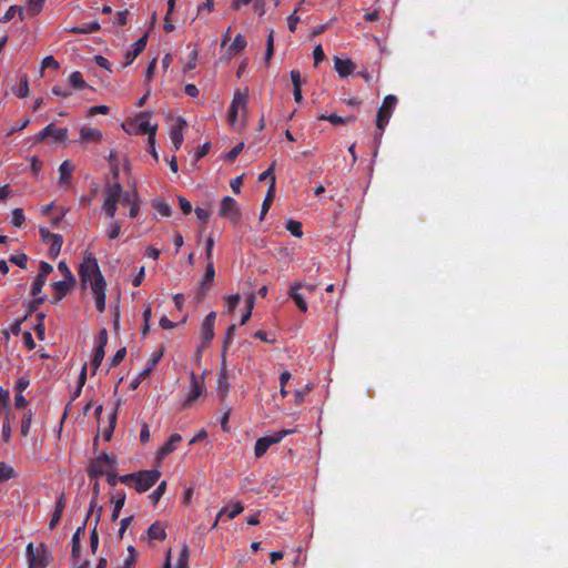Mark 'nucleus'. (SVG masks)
<instances>
[{
  "label": "nucleus",
  "mask_w": 568,
  "mask_h": 568,
  "mask_svg": "<svg viewBox=\"0 0 568 568\" xmlns=\"http://www.w3.org/2000/svg\"><path fill=\"white\" fill-rule=\"evenodd\" d=\"M79 276L82 285L90 286L95 301V308L102 313L105 310L106 282L101 273L95 256L87 253L79 266Z\"/></svg>",
  "instance_id": "f257e3e1"
},
{
  "label": "nucleus",
  "mask_w": 568,
  "mask_h": 568,
  "mask_svg": "<svg viewBox=\"0 0 568 568\" xmlns=\"http://www.w3.org/2000/svg\"><path fill=\"white\" fill-rule=\"evenodd\" d=\"M122 195V185L119 182L106 184L104 189L103 210L108 217L113 219Z\"/></svg>",
  "instance_id": "f03ea898"
},
{
  "label": "nucleus",
  "mask_w": 568,
  "mask_h": 568,
  "mask_svg": "<svg viewBox=\"0 0 568 568\" xmlns=\"http://www.w3.org/2000/svg\"><path fill=\"white\" fill-rule=\"evenodd\" d=\"M116 465V457L109 454H101L97 458L92 459L87 474L90 479L98 478L104 475L109 469L113 468Z\"/></svg>",
  "instance_id": "7ed1b4c3"
},
{
  "label": "nucleus",
  "mask_w": 568,
  "mask_h": 568,
  "mask_svg": "<svg viewBox=\"0 0 568 568\" xmlns=\"http://www.w3.org/2000/svg\"><path fill=\"white\" fill-rule=\"evenodd\" d=\"M28 568H45L50 564L49 552L43 544L38 548L29 542L26 548Z\"/></svg>",
  "instance_id": "20e7f679"
},
{
  "label": "nucleus",
  "mask_w": 568,
  "mask_h": 568,
  "mask_svg": "<svg viewBox=\"0 0 568 568\" xmlns=\"http://www.w3.org/2000/svg\"><path fill=\"white\" fill-rule=\"evenodd\" d=\"M397 101V97L394 94H388L384 98V101L378 109L376 116V126L381 132H383L385 126L388 124L389 119L396 108Z\"/></svg>",
  "instance_id": "39448f33"
},
{
  "label": "nucleus",
  "mask_w": 568,
  "mask_h": 568,
  "mask_svg": "<svg viewBox=\"0 0 568 568\" xmlns=\"http://www.w3.org/2000/svg\"><path fill=\"white\" fill-rule=\"evenodd\" d=\"M292 433H293V430L284 429V430H280V432L275 433L272 436H265V437L258 438L256 440L255 447H254L255 456L257 458H261L262 456H264L266 454V452L268 450V448L272 445L280 443L285 436H287Z\"/></svg>",
  "instance_id": "423d86ee"
},
{
  "label": "nucleus",
  "mask_w": 568,
  "mask_h": 568,
  "mask_svg": "<svg viewBox=\"0 0 568 568\" xmlns=\"http://www.w3.org/2000/svg\"><path fill=\"white\" fill-rule=\"evenodd\" d=\"M219 215L221 217L230 220L232 223H239L242 213L237 205V202L231 196H224L221 200Z\"/></svg>",
  "instance_id": "0eeeda50"
},
{
  "label": "nucleus",
  "mask_w": 568,
  "mask_h": 568,
  "mask_svg": "<svg viewBox=\"0 0 568 568\" xmlns=\"http://www.w3.org/2000/svg\"><path fill=\"white\" fill-rule=\"evenodd\" d=\"M75 277L70 271L69 267H65V278L62 281L54 282L52 284V288L54 291L53 303H59L62 301L67 294L73 288L75 285Z\"/></svg>",
  "instance_id": "6e6552de"
},
{
  "label": "nucleus",
  "mask_w": 568,
  "mask_h": 568,
  "mask_svg": "<svg viewBox=\"0 0 568 568\" xmlns=\"http://www.w3.org/2000/svg\"><path fill=\"white\" fill-rule=\"evenodd\" d=\"M136 475L134 488L138 493H144L155 485L161 473L158 469H149L138 471Z\"/></svg>",
  "instance_id": "1a4fd4ad"
},
{
  "label": "nucleus",
  "mask_w": 568,
  "mask_h": 568,
  "mask_svg": "<svg viewBox=\"0 0 568 568\" xmlns=\"http://www.w3.org/2000/svg\"><path fill=\"white\" fill-rule=\"evenodd\" d=\"M150 114L148 112H141L135 116L134 123L138 126V130L142 134H149L148 142L149 144L155 143V133L158 125L150 123Z\"/></svg>",
  "instance_id": "9d476101"
},
{
  "label": "nucleus",
  "mask_w": 568,
  "mask_h": 568,
  "mask_svg": "<svg viewBox=\"0 0 568 568\" xmlns=\"http://www.w3.org/2000/svg\"><path fill=\"white\" fill-rule=\"evenodd\" d=\"M52 136L58 142H63L68 138V129H58L54 124H48L36 136L37 142H42L47 138Z\"/></svg>",
  "instance_id": "9b49d317"
},
{
  "label": "nucleus",
  "mask_w": 568,
  "mask_h": 568,
  "mask_svg": "<svg viewBox=\"0 0 568 568\" xmlns=\"http://www.w3.org/2000/svg\"><path fill=\"white\" fill-rule=\"evenodd\" d=\"M215 320H216V313L215 312H210L205 316V318H204V321L202 323L201 339H202V346L203 347H206L211 343L213 337H214Z\"/></svg>",
  "instance_id": "f8f14e48"
},
{
  "label": "nucleus",
  "mask_w": 568,
  "mask_h": 568,
  "mask_svg": "<svg viewBox=\"0 0 568 568\" xmlns=\"http://www.w3.org/2000/svg\"><path fill=\"white\" fill-rule=\"evenodd\" d=\"M186 126V121L183 118H178L176 122L170 129V138L175 151H178L183 143V129Z\"/></svg>",
  "instance_id": "ddd939ff"
},
{
  "label": "nucleus",
  "mask_w": 568,
  "mask_h": 568,
  "mask_svg": "<svg viewBox=\"0 0 568 568\" xmlns=\"http://www.w3.org/2000/svg\"><path fill=\"white\" fill-rule=\"evenodd\" d=\"M303 287H304V282H296V283L292 284L290 287V291H288V295L295 302L298 310L303 313H306L308 310L307 303L305 302L302 294L298 292L300 290H303Z\"/></svg>",
  "instance_id": "4468645a"
},
{
  "label": "nucleus",
  "mask_w": 568,
  "mask_h": 568,
  "mask_svg": "<svg viewBox=\"0 0 568 568\" xmlns=\"http://www.w3.org/2000/svg\"><path fill=\"white\" fill-rule=\"evenodd\" d=\"M203 392V378L199 377L195 373L191 374V390L184 403L185 406L190 405L201 396Z\"/></svg>",
  "instance_id": "2eb2a0df"
},
{
  "label": "nucleus",
  "mask_w": 568,
  "mask_h": 568,
  "mask_svg": "<svg viewBox=\"0 0 568 568\" xmlns=\"http://www.w3.org/2000/svg\"><path fill=\"white\" fill-rule=\"evenodd\" d=\"M74 170V165L71 161L65 160L59 166V185L61 187H68L71 184V174Z\"/></svg>",
  "instance_id": "dca6fc26"
},
{
  "label": "nucleus",
  "mask_w": 568,
  "mask_h": 568,
  "mask_svg": "<svg viewBox=\"0 0 568 568\" xmlns=\"http://www.w3.org/2000/svg\"><path fill=\"white\" fill-rule=\"evenodd\" d=\"M103 138L102 132L99 129L95 128H89V126H82L80 129V143H99L101 142Z\"/></svg>",
  "instance_id": "f3484780"
},
{
  "label": "nucleus",
  "mask_w": 568,
  "mask_h": 568,
  "mask_svg": "<svg viewBox=\"0 0 568 568\" xmlns=\"http://www.w3.org/2000/svg\"><path fill=\"white\" fill-rule=\"evenodd\" d=\"M334 68L341 78H346L354 72L355 63L349 59H341L336 57L334 60Z\"/></svg>",
  "instance_id": "a211bd4d"
},
{
  "label": "nucleus",
  "mask_w": 568,
  "mask_h": 568,
  "mask_svg": "<svg viewBox=\"0 0 568 568\" xmlns=\"http://www.w3.org/2000/svg\"><path fill=\"white\" fill-rule=\"evenodd\" d=\"M146 41H148V36L144 34L138 41L134 42L133 50L128 51L125 54V61L123 64L124 67L130 65L135 60V58L145 49Z\"/></svg>",
  "instance_id": "6ab92c4d"
},
{
  "label": "nucleus",
  "mask_w": 568,
  "mask_h": 568,
  "mask_svg": "<svg viewBox=\"0 0 568 568\" xmlns=\"http://www.w3.org/2000/svg\"><path fill=\"white\" fill-rule=\"evenodd\" d=\"M214 277H215L214 263H206L205 273H204V276H203V278L201 281L200 290H199V294L201 296H205L206 291L209 290V286L214 281Z\"/></svg>",
  "instance_id": "aec40b11"
},
{
  "label": "nucleus",
  "mask_w": 568,
  "mask_h": 568,
  "mask_svg": "<svg viewBox=\"0 0 568 568\" xmlns=\"http://www.w3.org/2000/svg\"><path fill=\"white\" fill-rule=\"evenodd\" d=\"M181 440H182V436L181 435L172 434L169 437V439L166 440V443L162 447H160V449L158 450V457L159 458H164L169 454L173 453L176 449V445L179 443H181Z\"/></svg>",
  "instance_id": "412c9836"
},
{
  "label": "nucleus",
  "mask_w": 568,
  "mask_h": 568,
  "mask_svg": "<svg viewBox=\"0 0 568 568\" xmlns=\"http://www.w3.org/2000/svg\"><path fill=\"white\" fill-rule=\"evenodd\" d=\"M149 541L164 540L166 538L165 525L160 521H154L146 531Z\"/></svg>",
  "instance_id": "4be33fe9"
},
{
  "label": "nucleus",
  "mask_w": 568,
  "mask_h": 568,
  "mask_svg": "<svg viewBox=\"0 0 568 568\" xmlns=\"http://www.w3.org/2000/svg\"><path fill=\"white\" fill-rule=\"evenodd\" d=\"M230 389V383H229V376H227V369L225 364L223 363V366L219 373L217 378V392L221 396V398H225Z\"/></svg>",
  "instance_id": "5701e85b"
},
{
  "label": "nucleus",
  "mask_w": 568,
  "mask_h": 568,
  "mask_svg": "<svg viewBox=\"0 0 568 568\" xmlns=\"http://www.w3.org/2000/svg\"><path fill=\"white\" fill-rule=\"evenodd\" d=\"M163 355V352L160 351L158 354H154L146 363V366L139 373L138 375V383H141L144 381L149 375L152 373V371L158 365L159 361L161 359Z\"/></svg>",
  "instance_id": "b1692460"
},
{
  "label": "nucleus",
  "mask_w": 568,
  "mask_h": 568,
  "mask_svg": "<svg viewBox=\"0 0 568 568\" xmlns=\"http://www.w3.org/2000/svg\"><path fill=\"white\" fill-rule=\"evenodd\" d=\"M100 29H101L100 23L98 21H93L90 23H85L81 27H71L65 30L70 33H74V34H89V33L97 32Z\"/></svg>",
  "instance_id": "393cba45"
},
{
  "label": "nucleus",
  "mask_w": 568,
  "mask_h": 568,
  "mask_svg": "<svg viewBox=\"0 0 568 568\" xmlns=\"http://www.w3.org/2000/svg\"><path fill=\"white\" fill-rule=\"evenodd\" d=\"M111 501L113 503V511L111 514V519L113 521L118 520L120 516V511L124 506L125 503V494L123 491L116 493L115 495L111 496Z\"/></svg>",
  "instance_id": "a878e982"
},
{
  "label": "nucleus",
  "mask_w": 568,
  "mask_h": 568,
  "mask_svg": "<svg viewBox=\"0 0 568 568\" xmlns=\"http://www.w3.org/2000/svg\"><path fill=\"white\" fill-rule=\"evenodd\" d=\"M318 119L320 120H324V121H328L331 122L333 125H344V124H348V123H352L356 120L355 116L351 115V116H339L335 113L333 114H321L318 115Z\"/></svg>",
  "instance_id": "bb28decb"
},
{
  "label": "nucleus",
  "mask_w": 568,
  "mask_h": 568,
  "mask_svg": "<svg viewBox=\"0 0 568 568\" xmlns=\"http://www.w3.org/2000/svg\"><path fill=\"white\" fill-rule=\"evenodd\" d=\"M84 531H85V521L77 528L75 532L72 536L71 554H72L73 558H77L80 554V548H81L80 539H81V536L84 535Z\"/></svg>",
  "instance_id": "cd10ccee"
},
{
  "label": "nucleus",
  "mask_w": 568,
  "mask_h": 568,
  "mask_svg": "<svg viewBox=\"0 0 568 568\" xmlns=\"http://www.w3.org/2000/svg\"><path fill=\"white\" fill-rule=\"evenodd\" d=\"M274 197H275V187H273V185H270L267 193L265 195V199L262 203L260 220H263L265 214L268 212Z\"/></svg>",
  "instance_id": "c85d7f7f"
},
{
  "label": "nucleus",
  "mask_w": 568,
  "mask_h": 568,
  "mask_svg": "<svg viewBox=\"0 0 568 568\" xmlns=\"http://www.w3.org/2000/svg\"><path fill=\"white\" fill-rule=\"evenodd\" d=\"M50 243L49 253L52 257H55L62 247L63 244V237L60 234L50 235V239L48 241Z\"/></svg>",
  "instance_id": "c756f323"
},
{
  "label": "nucleus",
  "mask_w": 568,
  "mask_h": 568,
  "mask_svg": "<svg viewBox=\"0 0 568 568\" xmlns=\"http://www.w3.org/2000/svg\"><path fill=\"white\" fill-rule=\"evenodd\" d=\"M69 83L72 88L77 90L89 88L88 83L83 80L82 73L80 71H74L69 75Z\"/></svg>",
  "instance_id": "7c9ffc66"
},
{
  "label": "nucleus",
  "mask_w": 568,
  "mask_h": 568,
  "mask_svg": "<svg viewBox=\"0 0 568 568\" xmlns=\"http://www.w3.org/2000/svg\"><path fill=\"white\" fill-rule=\"evenodd\" d=\"M247 104V93L236 91L234 93L233 100L231 102V108H234L235 110L244 109Z\"/></svg>",
  "instance_id": "2f4dec72"
},
{
  "label": "nucleus",
  "mask_w": 568,
  "mask_h": 568,
  "mask_svg": "<svg viewBox=\"0 0 568 568\" xmlns=\"http://www.w3.org/2000/svg\"><path fill=\"white\" fill-rule=\"evenodd\" d=\"M13 477H16L14 469L4 462H0V483L7 481Z\"/></svg>",
  "instance_id": "473e14b6"
},
{
  "label": "nucleus",
  "mask_w": 568,
  "mask_h": 568,
  "mask_svg": "<svg viewBox=\"0 0 568 568\" xmlns=\"http://www.w3.org/2000/svg\"><path fill=\"white\" fill-rule=\"evenodd\" d=\"M246 47V40L242 34H237L232 44L230 45L229 50L231 54H235L240 51H242Z\"/></svg>",
  "instance_id": "72a5a7b5"
},
{
  "label": "nucleus",
  "mask_w": 568,
  "mask_h": 568,
  "mask_svg": "<svg viewBox=\"0 0 568 568\" xmlns=\"http://www.w3.org/2000/svg\"><path fill=\"white\" fill-rule=\"evenodd\" d=\"M45 0H28L27 12L30 16H37L43 8Z\"/></svg>",
  "instance_id": "f704fd0d"
},
{
  "label": "nucleus",
  "mask_w": 568,
  "mask_h": 568,
  "mask_svg": "<svg viewBox=\"0 0 568 568\" xmlns=\"http://www.w3.org/2000/svg\"><path fill=\"white\" fill-rule=\"evenodd\" d=\"M286 230L296 237H302L303 231H302V223L295 220H288L286 222Z\"/></svg>",
  "instance_id": "c9c22d12"
},
{
  "label": "nucleus",
  "mask_w": 568,
  "mask_h": 568,
  "mask_svg": "<svg viewBox=\"0 0 568 568\" xmlns=\"http://www.w3.org/2000/svg\"><path fill=\"white\" fill-rule=\"evenodd\" d=\"M190 550L187 545H183L180 556L176 562V568H187L189 566Z\"/></svg>",
  "instance_id": "e433bc0d"
},
{
  "label": "nucleus",
  "mask_w": 568,
  "mask_h": 568,
  "mask_svg": "<svg viewBox=\"0 0 568 568\" xmlns=\"http://www.w3.org/2000/svg\"><path fill=\"white\" fill-rule=\"evenodd\" d=\"M16 13H19L21 20L23 19V8L19 6H11L1 18V21H10L16 16Z\"/></svg>",
  "instance_id": "4c0bfd02"
},
{
  "label": "nucleus",
  "mask_w": 568,
  "mask_h": 568,
  "mask_svg": "<svg viewBox=\"0 0 568 568\" xmlns=\"http://www.w3.org/2000/svg\"><path fill=\"white\" fill-rule=\"evenodd\" d=\"M16 95L20 99L27 98L29 94V83L27 75H23L20 80L19 87L16 90Z\"/></svg>",
  "instance_id": "58836bf2"
},
{
  "label": "nucleus",
  "mask_w": 568,
  "mask_h": 568,
  "mask_svg": "<svg viewBox=\"0 0 568 568\" xmlns=\"http://www.w3.org/2000/svg\"><path fill=\"white\" fill-rule=\"evenodd\" d=\"M115 422H116V410H114L110 415L109 426L103 430L102 435H103L104 440L109 442L112 438L113 430H114V427H115Z\"/></svg>",
  "instance_id": "ea45409f"
},
{
  "label": "nucleus",
  "mask_w": 568,
  "mask_h": 568,
  "mask_svg": "<svg viewBox=\"0 0 568 568\" xmlns=\"http://www.w3.org/2000/svg\"><path fill=\"white\" fill-rule=\"evenodd\" d=\"M274 168H275V162H273L268 169H266L264 172H262L260 174L258 181H264V180L270 179V181H271L270 185H273V187H275L276 178L274 174Z\"/></svg>",
  "instance_id": "a19ab883"
},
{
  "label": "nucleus",
  "mask_w": 568,
  "mask_h": 568,
  "mask_svg": "<svg viewBox=\"0 0 568 568\" xmlns=\"http://www.w3.org/2000/svg\"><path fill=\"white\" fill-rule=\"evenodd\" d=\"M31 420H32V413H31V410H29L28 413L24 414V416L21 420V426H20V433L24 437L29 435Z\"/></svg>",
  "instance_id": "79ce46f5"
},
{
  "label": "nucleus",
  "mask_w": 568,
  "mask_h": 568,
  "mask_svg": "<svg viewBox=\"0 0 568 568\" xmlns=\"http://www.w3.org/2000/svg\"><path fill=\"white\" fill-rule=\"evenodd\" d=\"M11 425L9 419V412H6V419L2 424L1 437L4 443H8L11 438Z\"/></svg>",
  "instance_id": "37998d69"
},
{
  "label": "nucleus",
  "mask_w": 568,
  "mask_h": 568,
  "mask_svg": "<svg viewBox=\"0 0 568 568\" xmlns=\"http://www.w3.org/2000/svg\"><path fill=\"white\" fill-rule=\"evenodd\" d=\"M166 490V483L162 481L156 489L149 495V498L152 500L153 505L158 504L161 497L164 495Z\"/></svg>",
  "instance_id": "c03bdc74"
},
{
  "label": "nucleus",
  "mask_w": 568,
  "mask_h": 568,
  "mask_svg": "<svg viewBox=\"0 0 568 568\" xmlns=\"http://www.w3.org/2000/svg\"><path fill=\"white\" fill-rule=\"evenodd\" d=\"M24 213H23V210L20 209V207H17L12 211V219H11V223L16 226V227H21L22 224L24 223Z\"/></svg>",
  "instance_id": "a18cd8bd"
},
{
  "label": "nucleus",
  "mask_w": 568,
  "mask_h": 568,
  "mask_svg": "<svg viewBox=\"0 0 568 568\" xmlns=\"http://www.w3.org/2000/svg\"><path fill=\"white\" fill-rule=\"evenodd\" d=\"M153 207L154 210L161 214L162 216H170L171 213H172V210H171V206L165 203V202H162V201H156L154 204H153Z\"/></svg>",
  "instance_id": "49530a36"
},
{
  "label": "nucleus",
  "mask_w": 568,
  "mask_h": 568,
  "mask_svg": "<svg viewBox=\"0 0 568 568\" xmlns=\"http://www.w3.org/2000/svg\"><path fill=\"white\" fill-rule=\"evenodd\" d=\"M273 30L270 31L267 39H266V51H265V61L268 63L273 52H274V38H273Z\"/></svg>",
  "instance_id": "de8ad7c7"
},
{
  "label": "nucleus",
  "mask_w": 568,
  "mask_h": 568,
  "mask_svg": "<svg viewBox=\"0 0 568 568\" xmlns=\"http://www.w3.org/2000/svg\"><path fill=\"white\" fill-rule=\"evenodd\" d=\"M138 200H139V194L136 191H132V192H123L122 191V195H121V200H120V202L122 204L131 205L134 202H136Z\"/></svg>",
  "instance_id": "09e8293b"
},
{
  "label": "nucleus",
  "mask_w": 568,
  "mask_h": 568,
  "mask_svg": "<svg viewBox=\"0 0 568 568\" xmlns=\"http://www.w3.org/2000/svg\"><path fill=\"white\" fill-rule=\"evenodd\" d=\"M45 278L43 277H39L37 276L32 283V286H31V294L32 296H38L40 295L44 284H45Z\"/></svg>",
  "instance_id": "8fccbe9b"
},
{
  "label": "nucleus",
  "mask_w": 568,
  "mask_h": 568,
  "mask_svg": "<svg viewBox=\"0 0 568 568\" xmlns=\"http://www.w3.org/2000/svg\"><path fill=\"white\" fill-rule=\"evenodd\" d=\"M33 297L34 298L32 301H30L29 304H28V314H27V316L32 314V313H34L39 308V306L41 304H43V302L45 301L44 296L38 295V296H33Z\"/></svg>",
  "instance_id": "3c124183"
},
{
  "label": "nucleus",
  "mask_w": 568,
  "mask_h": 568,
  "mask_svg": "<svg viewBox=\"0 0 568 568\" xmlns=\"http://www.w3.org/2000/svg\"><path fill=\"white\" fill-rule=\"evenodd\" d=\"M241 301V296L240 294H234V295H230L227 298H226V302H225V308L229 311V312H233L239 303Z\"/></svg>",
  "instance_id": "603ef678"
},
{
  "label": "nucleus",
  "mask_w": 568,
  "mask_h": 568,
  "mask_svg": "<svg viewBox=\"0 0 568 568\" xmlns=\"http://www.w3.org/2000/svg\"><path fill=\"white\" fill-rule=\"evenodd\" d=\"M244 148V143H239L236 144L234 148H232L226 154H225V160L229 161V162H233L237 155L242 152Z\"/></svg>",
  "instance_id": "864d4df0"
},
{
  "label": "nucleus",
  "mask_w": 568,
  "mask_h": 568,
  "mask_svg": "<svg viewBox=\"0 0 568 568\" xmlns=\"http://www.w3.org/2000/svg\"><path fill=\"white\" fill-rule=\"evenodd\" d=\"M9 261L21 268H26L28 263V256L21 253L10 256Z\"/></svg>",
  "instance_id": "5fc2aeb1"
},
{
  "label": "nucleus",
  "mask_w": 568,
  "mask_h": 568,
  "mask_svg": "<svg viewBox=\"0 0 568 568\" xmlns=\"http://www.w3.org/2000/svg\"><path fill=\"white\" fill-rule=\"evenodd\" d=\"M121 231V224L119 221H113L110 225V229L106 233L109 240H115L119 237Z\"/></svg>",
  "instance_id": "6e6d98bb"
},
{
  "label": "nucleus",
  "mask_w": 568,
  "mask_h": 568,
  "mask_svg": "<svg viewBox=\"0 0 568 568\" xmlns=\"http://www.w3.org/2000/svg\"><path fill=\"white\" fill-rule=\"evenodd\" d=\"M104 354H105V352H104V349H102V347L95 348V352H94V355H93V358L91 362L93 369H97L101 365V363L104 358Z\"/></svg>",
  "instance_id": "4d7b16f0"
},
{
  "label": "nucleus",
  "mask_w": 568,
  "mask_h": 568,
  "mask_svg": "<svg viewBox=\"0 0 568 568\" xmlns=\"http://www.w3.org/2000/svg\"><path fill=\"white\" fill-rule=\"evenodd\" d=\"M125 354H126L125 347L118 349L116 353L113 355V357L110 359V367L118 366L125 357Z\"/></svg>",
  "instance_id": "13d9d810"
},
{
  "label": "nucleus",
  "mask_w": 568,
  "mask_h": 568,
  "mask_svg": "<svg viewBox=\"0 0 568 568\" xmlns=\"http://www.w3.org/2000/svg\"><path fill=\"white\" fill-rule=\"evenodd\" d=\"M213 246L214 240L212 236H209L205 243V258L206 263H213Z\"/></svg>",
  "instance_id": "bf43d9fd"
},
{
  "label": "nucleus",
  "mask_w": 568,
  "mask_h": 568,
  "mask_svg": "<svg viewBox=\"0 0 568 568\" xmlns=\"http://www.w3.org/2000/svg\"><path fill=\"white\" fill-rule=\"evenodd\" d=\"M41 67L42 69L51 68L53 70H58L59 62L52 55H48L42 60Z\"/></svg>",
  "instance_id": "052dcab7"
},
{
  "label": "nucleus",
  "mask_w": 568,
  "mask_h": 568,
  "mask_svg": "<svg viewBox=\"0 0 568 568\" xmlns=\"http://www.w3.org/2000/svg\"><path fill=\"white\" fill-rule=\"evenodd\" d=\"M53 271V267L51 264L47 263V262H41L40 265H39V273L37 276L39 277H43L47 280V276Z\"/></svg>",
  "instance_id": "680f3d73"
},
{
  "label": "nucleus",
  "mask_w": 568,
  "mask_h": 568,
  "mask_svg": "<svg viewBox=\"0 0 568 568\" xmlns=\"http://www.w3.org/2000/svg\"><path fill=\"white\" fill-rule=\"evenodd\" d=\"M98 547H99V536H98V531H97L95 527H93L91 532H90V548H91V551L93 554H95L97 550H98Z\"/></svg>",
  "instance_id": "e2e57ef3"
},
{
  "label": "nucleus",
  "mask_w": 568,
  "mask_h": 568,
  "mask_svg": "<svg viewBox=\"0 0 568 568\" xmlns=\"http://www.w3.org/2000/svg\"><path fill=\"white\" fill-rule=\"evenodd\" d=\"M29 124H30V119H28V118L23 119L20 122V124H17V125L10 128V130L7 133V136H11L16 132L24 130Z\"/></svg>",
  "instance_id": "0e129e2a"
},
{
  "label": "nucleus",
  "mask_w": 568,
  "mask_h": 568,
  "mask_svg": "<svg viewBox=\"0 0 568 568\" xmlns=\"http://www.w3.org/2000/svg\"><path fill=\"white\" fill-rule=\"evenodd\" d=\"M235 329H236L235 324L230 325L229 328L226 329L225 337H224V346H223L224 351L231 344L234 333H235Z\"/></svg>",
  "instance_id": "69168bd1"
},
{
  "label": "nucleus",
  "mask_w": 568,
  "mask_h": 568,
  "mask_svg": "<svg viewBox=\"0 0 568 568\" xmlns=\"http://www.w3.org/2000/svg\"><path fill=\"white\" fill-rule=\"evenodd\" d=\"M298 22H300V17L297 14H295V12L290 14L287 18L288 30L291 32H295Z\"/></svg>",
  "instance_id": "338daca9"
},
{
  "label": "nucleus",
  "mask_w": 568,
  "mask_h": 568,
  "mask_svg": "<svg viewBox=\"0 0 568 568\" xmlns=\"http://www.w3.org/2000/svg\"><path fill=\"white\" fill-rule=\"evenodd\" d=\"M315 65L325 59L324 50L321 44L316 45L313 51Z\"/></svg>",
  "instance_id": "774afa93"
}]
</instances>
